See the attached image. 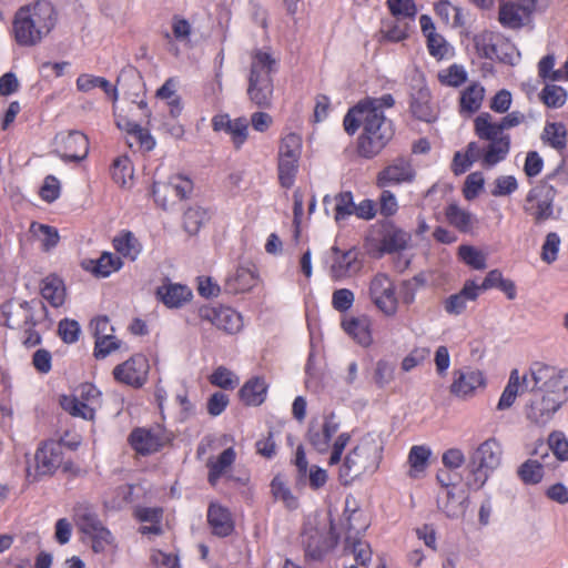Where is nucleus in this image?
<instances>
[{
  "label": "nucleus",
  "mask_w": 568,
  "mask_h": 568,
  "mask_svg": "<svg viewBox=\"0 0 568 568\" xmlns=\"http://www.w3.org/2000/svg\"><path fill=\"white\" fill-rule=\"evenodd\" d=\"M524 120V113L518 110L511 111L497 122L489 113L477 115L474 121L475 134L486 144L479 146L478 142H469L465 150L456 152L452 164L454 174L463 175L476 161L484 168H494L506 160L511 149V136L505 131L520 125Z\"/></svg>",
  "instance_id": "obj_1"
},
{
  "label": "nucleus",
  "mask_w": 568,
  "mask_h": 568,
  "mask_svg": "<svg viewBox=\"0 0 568 568\" xmlns=\"http://www.w3.org/2000/svg\"><path fill=\"white\" fill-rule=\"evenodd\" d=\"M532 388L537 392L527 408V418L536 425H546L568 402V371H559L546 363H532L529 368Z\"/></svg>",
  "instance_id": "obj_2"
},
{
  "label": "nucleus",
  "mask_w": 568,
  "mask_h": 568,
  "mask_svg": "<svg viewBox=\"0 0 568 568\" xmlns=\"http://www.w3.org/2000/svg\"><path fill=\"white\" fill-rule=\"evenodd\" d=\"M278 59L270 50L254 49L250 53L246 95L258 109H271L274 101V75Z\"/></svg>",
  "instance_id": "obj_3"
},
{
  "label": "nucleus",
  "mask_w": 568,
  "mask_h": 568,
  "mask_svg": "<svg viewBox=\"0 0 568 568\" xmlns=\"http://www.w3.org/2000/svg\"><path fill=\"white\" fill-rule=\"evenodd\" d=\"M55 21L54 8L48 1H37L33 4L24 6L14 16V39L20 45H36L51 32Z\"/></svg>",
  "instance_id": "obj_4"
},
{
  "label": "nucleus",
  "mask_w": 568,
  "mask_h": 568,
  "mask_svg": "<svg viewBox=\"0 0 568 568\" xmlns=\"http://www.w3.org/2000/svg\"><path fill=\"white\" fill-rule=\"evenodd\" d=\"M383 447L381 442L372 436H364L358 444L345 456L338 471L342 485H349L366 473H374L379 467Z\"/></svg>",
  "instance_id": "obj_5"
},
{
  "label": "nucleus",
  "mask_w": 568,
  "mask_h": 568,
  "mask_svg": "<svg viewBox=\"0 0 568 568\" xmlns=\"http://www.w3.org/2000/svg\"><path fill=\"white\" fill-rule=\"evenodd\" d=\"M394 135L393 123L384 114L371 110L365 119L363 131L357 139V153L365 159H373L382 152Z\"/></svg>",
  "instance_id": "obj_6"
},
{
  "label": "nucleus",
  "mask_w": 568,
  "mask_h": 568,
  "mask_svg": "<svg viewBox=\"0 0 568 568\" xmlns=\"http://www.w3.org/2000/svg\"><path fill=\"white\" fill-rule=\"evenodd\" d=\"M503 447L496 438L484 440L476 449L467 475L466 485L469 489L478 490L486 484L490 470L500 466Z\"/></svg>",
  "instance_id": "obj_7"
},
{
  "label": "nucleus",
  "mask_w": 568,
  "mask_h": 568,
  "mask_svg": "<svg viewBox=\"0 0 568 568\" xmlns=\"http://www.w3.org/2000/svg\"><path fill=\"white\" fill-rule=\"evenodd\" d=\"M368 525L364 513L357 509L349 511L343 523L345 530L344 551L353 554L356 562L363 567H366L372 559L371 547L362 539V535L368 528Z\"/></svg>",
  "instance_id": "obj_8"
},
{
  "label": "nucleus",
  "mask_w": 568,
  "mask_h": 568,
  "mask_svg": "<svg viewBox=\"0 0 568 568\" xmlns=\"http://www.w3.org/2000/svg\"><path fill=\"white\" fill-rule=\"evenodd\" d=\"M74 523L79 531L90 538L94 552H102L112 545V534L104 527L92 506L78 505L74 508Z\"/></svg>",
  "instance_id": "obj_9"
},
{
  "label": "nucleus",
  "mask_w": 568,
  "mask_h": 568,
  "mask_svg": "<svg viewBox=\"0 0 568 568\" xmlns=\"http://www.w3.org/2000/svg\"><path fill=\"white\" fill-rule=\"evenodd\" d=\"M301 153V135L288 133L282 138L277 154L278 183L282 187L291 189L294 185L298 172Z\"/></svg>",
  "instance_id": "obj_10"
},
{
  "label": "nucleus",
  "mask_w": 568,
  "mask_h": 568,
  "mask_svg": "<svg viewBox=\"0 0 568 568\" xmlns=\"http://www.w3.org/2000/svg\"><path fill=\"white\" fill-rule=\"evenodd\" d=\"M552 175H548L541 183L529 190L526 195L524 211L534 217L535 222L547 221L554 215V201L556 187L550 184Z\"/></svg>",
  "instance_id": "obj_11"
},
{
  "label": "nucleus",
  "mask_w": 568,
  "mask_h": 568,
  "mask_svg": "<svg viewBox=\"0 0 568 568\" xmlns=\"http://www.w3.org/2000/svg\"><path fill=\"white\" fill-rule=\"evenodd\" d=\"M537 9L538 0H499L497 20L506 30H521Z\"/></svg>",
  "instance_id": "obj_12"
},
{
  "label": "nucleus",
  "mask_w": 568,
  "mask_h": 568,
  "mask_svg": "<svg viewBox=\"0 0 568 568\" xmlns=\"http://www.w3.org/2000/svg\"><path fill=\"white\" fill-rule=\"evenodd\" d=\"M475 43L484 58L497 59L501 63L514 64L518 55L514 43L497 32L485 31L475 38Z\"/></svg>",
  "instance_id": "obj_13"
},
{
  "label": "nucleus",
  "mask_w": 568,
  "mask_h": 568,
  "mask_svg": "<svg viewBox=\"0 0 568 568\" xmlns=\"http://www.w3.org/2000/svg\"><path fill=\"white\" fill-rule=\"evenodd\" d=\"M368 294L373 304L385 315L392 316L397 312L395 285L388 275L376 274L369 282Z\"/></svg>",
  "instance_id": "obj_14"
},
{
  "label": "nucleus",
  "mask_w": 568,
  "mask_h": 568,
  "mask_svg": "<svg viewBox=\"0 0 568 568\" xmlns=\"http://www.w3.org/2000/svg\"><path fill=\"white\" fill-rule=\"evenodd\" d=\"M197 315L227 334H236L243 327L242 315L231 307L204 305L197 310Z\"/></svg>",
  "instance_id": "obj_15"
},
{
  "label": "nucleus",
  "mask_w": 568,
  "mask_h": 568,
  "mask_svg": "<svg viewBox=\"0 0 568 568\" xmlns=\"http://www.w3.org/2000/svg\"><path fill=\"white\" fill-rule=\"evenodd\" d=\"M55 152L65 161L79 162L87 158L89 140L80 131L61 132L54 136Z\"/></svg>",
  "instance_id": "obj_16"
},
{
  "label": "nucleus",
  "mask_w": 568,
  "mask_h": 568,
  "mask_svg": "<svg viewBox=\"0 0 568 568\" xmlns=\"http://www.w3.org/2000/svg\"><path fill=\"white\" fill-rule=\"evenodd\" d=\"M332 264L329 275L334 281L349 278L358 274L363 267L361 253L356 248L341 251L338 247H332Z\"/></svg>",
  "instance_id": "obj_17"
},
{
  "label": "nucleus",
  "mask_w": 568,
  "mask_h": 568,
  "mask_svg": "<svg viewBox=\"0 0 568 568\" xmlns=\"http://www.w3.org/2000/svg\"><path fill=\"white\" fill-rule=\"evenodd\" d=\"M149 361L144 355L136 354L113 369L114 378L133 387H141L148 377Z\"/></svg>",
  "instance_id": "obj_18"
},
{
  "label": "nucleus",
  "mask_w": 568,
  "mask_h": 568,
  "mask_svg": "<svg viewBox=\"0 0 568 568\" xmlns=\"http://www.w3.org/2000/svg\"><path fill=\"white\" fill-rule=\"evenodd\" d=\"M4 324L10 328H24L26 338L23 344L27 347H33L41 342L40 334L33 329L36 322L28 302L20 303L13 311L4 312Z\"/></svg>",
  "instance_id": "obj_19"
},
{
  "label": "nucleus",
  "mask_w": 568,
  "mask_h": 568,
  "mask_svg": "<svg viewBox=\"0 0 568 568\" xmlns=\"http://www.w3.org/2000/svg\"><path fill=\"white\" fill-rule=\"evenodd\" d=\"M339 429L335 415L331 413L324 418L322 425L312 420L308 426L306 438L313 448L320 454L327 453L332 437Z\"/></svg>",
  "instance_id": "obj_20"
},
{
  "label": "nucleus",
  "mask_w": 568,
  "mask_h": 568,
  "mask_svg": "<svg viewBox=\"0 0 568 568\" xmlns=\"http://www.w3.org/2000/svg\"><path fill=\"white\" fill-rule=\"evenodd\" d=\"M36 475L53 474L63 462V445L59 442H47L34 455Z\"/></svg>",
  "instance_id": "obj_21"
},
{
  "label": "nucleus",
  "mask_w": 568,
  "mask_h": 568,
  "mask_svg": "<svg viewBox=\"0 0 568 568\" xmlns=\"http://www.w3.org/2000/svg\"><path fill=\"white\" fill-rule=\"evenodd\" d=\"M416 171L408 159L398 158L377 175V185L386 187L393 184L409 183L414 181Z\"/></svg>",
  "instance_id": "obj_22"
},
{
  "label": "nucleus",
  "mask_w": 568,
  "mask_h": 568,
  "mask_svg": "<svg viewBox=\"0 0 568 568\" xmlns=\"http://www.w3.org/2000/svg\"><path fill=\"white\" fill-rule=\"evenodd\" d=\"M193 191V182L183 175H173L168 182L153 184V195L155 201L163 207L166 205L168 195L174 193L179 200L186 199Z\"/></svg>",
  "instance_id": "obj_23"
},
{
  "label": "nucleus",
  "mask_w": 568,
  "mask_h": 568,
  "mask_svg": "<svg viewBox=\"0 0 568 568\" xmlns=\"http://www.w3.org/2000/svg\"><path fill=\"white\" fill-rule=\"evenodd\" d=\"M212 126L214 131L229 133L235 149H240L248 136V122L244 116L231 119L229 114H219L213 118Z\"/></svg>",
  "instance_id": "obj_24"
},
{
  "label": "nucleus",
  "mask_w": 568,
  "mask_h": 568,
  "mask_svg": "<svg viewBox=\"0 0 568 568\" xmlns=\"http://www.w3.org/2000/svg\"><path fill=\"white\" fill-rule=\"evenodd\" d=\"M302 544L305 556L313 560L322 559L332 547L324 532L311 524L303 527Z\"/></svg>",
  "instance_id": "obj_25"
},
{
  "label": "nucleus",
  "mask_w": 568,
  "mask_h": 568,
  "mask_svg": "<svg viewBox=\"0 0 568 568\" xmlns=\"http://www.w3.org/2000/svg\"><path fill=\"white\" fill-rule=\"evenodd\" d=\"M409 111L415 119L426 120V80L417 70L409 82Z\"/></svg>",
  "instance_id": "obj_26"
},
{
  "label": "nucleus",
  "mask_w": 568,
  "mask_h": 568,
  "mask_svg": "<svg viewBox=\"0 0 568 568\" xmlns=\"http://www.w3.org/2000/svg\"><path fill=\"white\" fill-rule=\"evenodd\" d=\"M549 450L555 455L559 462H568V440L565 433L561 430H552L548 436L547 445L542 440L538 442L532 450V456L547 459Z\"/></svg>",
  "instance_id": "obj_27"
},
{
  "label": "nucleus",
  "mask_w": 568,
  "mask_h": 568,
  "mask_svg": "<svg viewBox=\"0 0 568 568\" xmlns=\"http://www.w3.org/2000/svg\"><path fill=\"white\" fill-rule=\"evenodd\" d=\"M480 294V287L474 281H467L464 287L456 294L449 295L443 302L444 310L448 314H462L467 310L468 301H476Z\"/></svg>",
  "instance_id": "obj_28"
},
{
  "label": "nucleus",
  "mask_w": 568,
  "mask_h": 568,
  "mask_svg": "<svg viewBox=\"0 0 568 568\" xmlns=\"http://www.w3.org/2000/svg\"><path fill=\"white\" fill-rule=\"evenodd\" d=\"M485 386V376L480 371H460L455 373L450 390L454 395L465 397L475 394Z\"/></svg>",
  "instance_id": "obj_29"
},
{
  "label": "nucleus",
  "mask_w": 568,
  "mask_h": 568,
  "mask_svg": "<svg viewBox=\"0 0 568 568\" xmlns=\"http://www.w3.org/2000/svg\"><path fill=\"white\" fill-rule=\"evenodd\" d=\"M468 496L465 490L455 488L440 490L438 494L437 503L438 508L447 516L463 515L467 509Z\"/></svg>",
  "instance_id": "obj_30"
},
{
  "label": "nucleus",
  "mask_w": 568,
  "mask_h": 568,
  "mask_svg": "<svg viewBox=\"0 0 568 568\" xmlns=\"http://www.w3.org/2000/svg\"><path fill=\"white\" fill-rule=\"evenodd\" d=\"M132 448L141 455H150L163 446V439L159 433L146 428H135L129 437Z\"/></svg>",
  "instance_id": "obj_31"
},
{
  "label": "nucleus",
  "mask_w": 568,
  "mask_h": 568,
  "mask_svg": "<svg viewBox=\"0 0 568 568\" xmlns=\"http://www.w3.org/2000/svg\"><path fill=\"white\" fill-rule=\"evenodd\" d=\"M158 298L169 308H179L192 297V291L181 284H163L156 288Z\"/></svg>",
  "instance_id": "obj_32"
},
{
  "label": "nucleus",
  "mask_w": 568,
  "mask_h": 568,
  "mask_svg": "<svg viewBox=\"0 0 568 568\" xmlns=\"http://www.w3.org/2000/svg\"><path fill=\"white\" fill-rule=\"evenodd\" d=\"M207 521L214 535L226 537L232 534L234 524L230 511L217 504H211L207 510Z\"/></svg>",
  "instance_id": "obj_33"
},
{
  "label": "nucleus",
  "mask_w": 568,
  "mask_h": 568,
  "mask_svg": "<svg viewBox=\"0 0 568 568\" xmlns=\"http://www.w3.org/2000/svg\"><path fill=\"white\" fill-rule=\"evenodd\" d=\"M529 379L527 374L520 377L517 368L510 372V377L506 385V388L500 395V399L497 403V408L505 409L511 407L515 404L520 390L528 388Z\"/></svg>",
  "instance_id": "obj_34"
},
{
  "label": "nucleus",
  "mask_w": 568,
  "mask_h": 568,
  "mask_svg": "<svg viewBox=\"0 0 568 568\" xmlns=\"http://www.w3.org/2000/svg\"><path fill=\"white\" fill-rule=\"evenodd\" d=\"M448 223L462 233H473L477 224V217L470 211L462 209L456 203H450L445 209Z\"/></svg>",
  "instance_id": "obj_35"
},
{
  "label": "nucleus",
  "mask_w": 568,
  "mask_h": 568,
  "mask_svg": "<svg viewBox=\"0 0 568 568\" xmlns=\"http://www.w3.org/2000/svg\"><path fill=\"white\" fill-rule=\"evenodd\" d=\"M371 320L362 315L351 317L342 322L344 331L362 346H368L372 343Z\"/></svg>",
  "instance_id": "obj_36"
},
{
  "label": "nucleus",
  "mask_w": 568,
  "mask_h": 568,
  "mask_svg": "<svg viewBox=\"0 0 568 568\" xmlns=\"http://www.w3.org/2000/svg\"><path fill=\"white\" fill-rule=\"evenodd\" d=\"M485 100V87L480 82H471L460 92L459 111L462 114H475Z\"/></svg>",
  "instance_id": "obj_37"
},
{
  "label": "nucleus",
  "mask_w": 568,
  "mask_h": 568,
  "mask_svg": "<svg viewBox=\"0 0 568 568\" xmlns=\"http://www.w3.org/2000/svg\"><path fill=\"white\" fill-rule=\"evenodd\" d=\"M122 265L121 257L110 252H103L99 258L89 260L84 267L97 277H108L119 271Z\"/></svg>",
  "instance_id": "obj_38"
},
{
  "label": "nucleus",
  "mask_w": 568,
  "mask_h": 568,
  "mask_svg": "<svg viewBox=\"0 0 568 568\" xmlns=\"http://www.w3.org/2000/svg\"><path fill=\"white\" fill-rule=\"evenodd\" d=\"M267 385L264 379L255 377L246 382L240 389V397L248 406L261 405L266 397Z\"/></svg>",
  "instance_id": "obj_39"
},
{
  "label": "nucleus",
  "mask_w": 568,
  "mask_h": 568,
  "mask_svg": "<svg viewBox=\"0 0 568 568\" xmlns=\"http://www.w3.org/2000/svg\"><path fill=\"white\" fill-rule=\"evenodd\" d=\"M547 460L539 458H528L519 465L517 474L520 480L526 485H537L544 478V467Z\"/></svg>",
  "instance_id": "obj_40"
},
{
  "label": "nucleus",
  "mask_w": 568,
  "mask_h": 568,
  "mask_svg": "<svg viewBox=\"0 0 568 568\" xmlns=\"http://www.w3.org/2000/svg\"><path fill=\"white\" fill-rule=\"evenodd\" d=\"M435 26L428 19V51L434 58L438 60L454 58V47L449 45L446 39L434 32Z\"/></svg>",
  "instance_id": "obj_41"
},
{
  "label": "nucleus",
  "mask_w": 568,
  "mask_h": 568,
  "mask_svg": "<svg viewBox=\"0 0 568 568\" xmlns=\"http://www.w3.org/2000/svg\"><path fill=\"white\" fill-rule=\"evenodd\" d=\"M541 139L555 150H565L567 145V130L564 122H546Z\"/></svg>",
  "instance_id": "obj_42"
},
{
  "label": "nucleus",
  "mask_w": 568,
  "mask_h": 568,
  "mask_svg": "<svg viewBox=\"0 0 568 568\" xmlns=\"http://www.w3.org/2000/svg\"><path fill=\"white\" fill-rule=\"evenodd\" d=\"M41 295L53 307L61 306L65 297V290L62 281L55 276L45 277L42 281Z\"/></svg>",
  "instance_id": "obj_43"
},
{
  "label": "nucleus",
  "mask_w": 568,
  "mask_h": 568,
  "mask_svg": "<svg viewBox=\"0 0 568 568\" xmlns=\"http://www.w3.org/2000/svg\"><path fill=\"white\" fill-rule=\"evenodd\" d=\"M236 457L235 450L232 447L223 450L215 462L209 460L207 467L209 471V483L212 486H215L224 471L234 463Z\"/></svg>",
  "instance_id": "obj_44"
},
{
  "label": "nucleus",
  "mask_w": 568,
  "mask_h": 568,
  "mask_svg": "<svg viewBox=\"0 0 568 568\" xmlns=\"http://www.w3.org/2000/svg\"><path fill=\"white\" fill-rule=\"evenodd\" d=\"M62 408L73 417H81L92 420L95 415V407L91 403L81 400L79 397L62 396L60 399Z\"/></svg>",
  "instance_id": "obj_45"
},
{
  "label": "nucleus",
  "mask_w": 568,
  "mask_h": 568,
  "mask_svg": "<svg viewBox=\"0 0 568 568\" xmlns=\"http://www.w3.org/2000/svg\"><path fill=\"white\" fill-rule=\"evenodd\" d=\"M114 250L123 257L136 260L141 253V244L131 232H123L113 239Z\"/></svg>",
  "instance_id": "obj_46"
},
{
  "label": "nucleus",
  "mask_w": 568,
  "mask_h": 568,
  "mask_svg": "<svg viewBox=\"0 0 568 568\" xmlns=\"http://www.w3.org/2000/svg\"><path fill=\"white\" fill-rule=\"evenodd\" d=\"M77 88L82 92H88L94 88H101L108 95H111L113 100L118 99L116 88L112 87L111 83L102 77L81 74L77 79Z\"/></svg>",
  "instance_id": "obj_47"
},
{
  "label": "nucleus",
  "mask_w": 568,
  "mask_h": 568,
  "mask_svg": "<svg viewBox=\"0 0 568 568\" xmlns=\"http://www.w3.org/2000/svg\"><path fill=\"white\" fill-rule=\"evenodd\" d=\"M568 93L565 88L556 84H546L539 93V100L550 109H560L565 105Z\"/></svg>",
  "instance_id": "obj_48"
},
{
  "label": "nucleus",
  "mask_w": 568,
  "mask_h": 568,
  "mask_svg": "<svg viewBox=\"0 0 568 568\" xmlns=\"http://www.w3.org/2000/svg\"><path fill=\"white\" fill-rule=\"evenodd\" d=\"M407 20L408 19L394 18L393 20L385 21L381 29L383 38L393 42L404 40L409 30V22Z\"/></svg>",
  "instance_id": "obj_49"
},
{
  "label": "nucleus",
  "mask_w": 568,
  "mask_h": 568,
  "mask_svg": "<svg viewBox=\"0 0 568 568\" xmlns=\"http://www.w3.org/2000/svg\"><path fill=\"white\" fill-rule=\"evenodd\" d=\"M408 235L406 232L397 229L387 230L381 240V251L383 253H395L406 247Z\"/></svg>",
  "instance_id": "obj_50"
},
{
  "label": "nucleus",
  "mask_w": 568,
  "mask_h": 568,
  "mask_svg": "<svg viewBox=\"0 0 568 568\" xmlns=\"http://www.w3.org/2000/svg\"><path fill=\"white\" fill-rule=\"evenodd\" d=\"M407 464V476L413 479L420 478L426 470V447L423 445L413 446L408 454Z\"/></svg>",
  "instance_id": "obj_51"
},
{
  "label": "nucleus",
  "mask_w": 568,
  "mask_h": 568,
  "mask_svg": "<svg viewBox=\"0 0 568 568\" xmlns=\"http://www.w3.org/2000/svg\"><path fill=\"white\" fill-rule=\"evenodd\" d=\"M207 212L200 207H189L183 215V227L190 235H195L207 221Z\"/></svg>",
  "instance_id": "obj_52"
},
{
  "label": "nucleus",
  "mask_w": 568,
  "mask_h": 568,
  "mask_svg": "<svg viewBox=\"0 0 568 568\" xmlns=\"http://www.w3.org/2000/svg\"><path fill=\"white\" fill-rule=\"evenodd\" d=\"M467 70L462 64H452L447 69L438 71V80L443 85L458 88L465 83Z\"/></svg>",
  "instance_id": "obj_53"
},
{
  "label": "nucleus",
  "mask_w": 568,
  "mask_h": 568,
  "mask_svg": "<svg viewBox=\"0 0 568 568\" xmlns=\"http://www.w3.org/2000/svg\"><path fill=\"white\" fill-rule=\"evenodd\" d=\"M371 110L365 108L363 102H359L354 108L349 109L344 118V129L349 134L353 135L361 126L363 128L365 124L366 115Z\"/></svg>",
  "instance_id": "obj_54"
},
{
  "label": "nucleus",
  "mask_w": 568,
  "mask_h": 568,
  "mask_svg": "<svg viewBox=\"0 0 568 568\" xmlns=\"http://www.w3.org/2000/svg\"><path fill=\"white\" fill-rule=\"evenodd\" d=\"M458 256L466 263V265L476 268L477 271H481V268L487 266L484 252L474 247V245L462 244L458 247Z\"/></svg>",
  "instance_id": "obj_55"
},
{
  "label": "nucleus",
  "mask_w": 568,
  "mask_h": 568,
  "mask_svg": "<svg viewBox=\"0 0 568 568\" xmlns=\"http://www.w3.org/2000/svg\"><path fill=\"white\" fill-rule=\"evenodd\" d=\"M484 187L485 176L483 172H470V174L466 176L465 183L463 185V194L466 200L471 201L478 197Z\"/></svg>",
  "instance_id": "obj_56"
},
{
  "label": "nucleus",
  "mask_w": 568,
  "mask_h": 568,
  "mask_svg": "<svg viewBox=\"0 0 568 568\" xmlns=\"http://www.w3.org/2000/svg\"><path fill=\"white\" fill-rule=\"evenodd\" d=\"M387 7L394 18L415 20L417 8L414 0H387Z\"/></svg>",
  "instance_id": "obj_57"
},
{
  "label": "nucleus",
  "mask_w": 568,
  "mask_h": 568,
  "mask_svg": "<svg viewBox=\"0 0 568 568\" xmlns=\"http://www.w3.org/2000/svg\"><path fill=\"white\" fill-rule=\"evenodd\" d=\"M111 176L116 184L121 186L126 185L128 181L132 179V168L130 166L129 158L120 156L113 161Z\"/></svg>",
  "instance_id": "obj_58"
},
{
  "label": "nucleus",
  "mask_w": 568,
  "mask_h": 568,
  "mask_svg": "<svg viewBox=\"0 0 568 568\" xmlns=\"http://www.w3.org/2000/svg\"><path fill=\"white\" fill-rule=\"evenodd\" d=\"M31 232H33L36 235L40 237L44 251L51 250L59 242L58 231L52 226L32 223Z\"/></svg>",
  "instance_id": "obj_59"
},
{
  "label": "nucleus",
  "mask_w": 568,
  "mask_h": 568,
  "mask_svg": "<svg viewBox=\"0 0 568 568\" xmlns=\"http://www.w3.org/2000/svg\"><path fill=\"white\" fill-rule=\"evenodd\" d=\"M420 541L426 545V530L425 528H416L415 529V538L409 539V547L412 548L407 555L408 561L414 567H419L424 559L423 547L417 546Z\"/></svg>",
  "instance_id": "obj_60"
},
{
  "label": "nucleus",
  "mask_w": 568,
  "mask_h": 568,
  "mask_svg": "<svg viewBox=\"0 0 568 568\" xmlns=\"http://www.w3.org/2000/svg\"><path fill=\"white\" fill-rule=\"evenodd\" d=\"M271 488L275 499L282 500L290 509L297 508V498L293 496L291 489L278 477L272 480Z\"/></svg>",
  "instance_id": "obj_61"
},
{
  "label": "nucleus",
  "mask_w": 568,
  "mask_h": 568,
  "mask_svg": "<svg viewBox=\"0 0 568 568\" xmlns=\"http://www.w3.org/2000/svg\"><path fill=\"white\" fill-rule=\"evenodd\" d=\"M519 184L514 175H500L493 182L490 193L494 196L510 195L517 191Z\"/></svg>",
  "instance_id": "obj_62"
},
{
  "label": "nucleus",
  "mask_w": 568,
  "mask_h": 568,
  "mask_svg": "<svg viewBox=\"0 0 568 568\" xmlns=\"http://www.w3.org/2000/svg\"><path fill=\"white\" fill-rule=\"evenodd\" d=\"M560 250V237L556 232L546 234L544 244L541 245V261L552 263L557 260Z\"/></svg>",
  "instance_id": "obj_63"
},
{
  "label": "nucleus",
  "mask_w": 568,
  "mask_h": 568,
  "mask_svg": "<svg viewBox=\"0 0 568 568\" xmlns=\"http://www.w3.org/2000/svg\"><path fill=\"white\" fill-rule=\"evenodd\" d=\"M81 328L77 321L64 318L60 321L58 333L64 343L72 344L79 339Z\"/></svg>",
  "instance_id": "obj_64"
}]
</instances>
